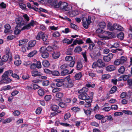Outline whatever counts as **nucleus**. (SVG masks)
Instances as JSON below:
<instances>
[{
	"mask_svg": "<svg viewBox=\"0 0 132 132\" xmlns=\"http://www.w3.org/2000/svg\"><path fill=\"white\" fill-rule=\"evenodd\" d=\"M120 60V59L116 60L114 62V64L115 65H118L121 64Z\"/></svg>",
	"mask_w": 132,
	"mask_h": 132,
	"instance_id": "3c124183",
	"label": "nucleus"
},
{
	"mask_svg": "<svg viewBox=\"0 0 132 132\" xmlns=\"http://www.w3.org/2000/svg\"><path fill=\"white\" fill-rule=\"evenodd\" d=\"M42 35L43 32H39L36 37V39L38 40H40L42 38Z\"/></svg>",
	"mask_w": 132,
	"mask_h": 132,
	"instance_id": "a19ab883",
	"label": "nucleus"
},
{
	"mask_svg": "<svg viewBox=\"0 0 132 132\" xmlns=\"http://www.w3.org/2000/svg\"><path fill=\"white\" fill-rule=\"evenodd\" d=\"M122 112L127 114L129 115L131 114L132 112L130 111L126 110H123L122 111Z\"/></svg>",
	"mask_w": 132,
	"mask_h": 132,
	"instance_id": "052dcab7",
	"label": "nucleus"
},
{
	"mask_svg": "<svg viewBox=\"0 0 132 132\" xmlns=\"http://www.w3.org/2000/svg\"><path fill=\"white\" fill-rule=\"evenodd\" d=\"M11 81V80L9 78H7L3 80H1L0 82L2 83H8L10 82Z\"/></svg>",
	"mask_w": 132,
	"mask_h": 132,
	"instance_id": "c85d7f7f",
	"label": "nucleus"
},
{
	"mask_svg": "<svg viewBox=\"0 0 132 132\" xmlns=\"http://www.w3.org/2000/svg\"><path fill=\"white\" fill-rule=\"evenodd\" d=\"M57 0H54L52 4L54 7L56 8H59L64 11H68L72 9V7L70 5H68L65 2H59L57 3Z\"/></svg>",
	"mask_w": 132,
	"mask_h": 132,
	"instance_id": "f03ea898",
	"label": "nucleus"
},
{
	"mask_svg": "<svg viewBox=\"0 0 132 132\" xmlns=\"http://www.w3.org/2000/svg\"><path fill=\"white\" fill-rule=\"evenodd\" d=\"M16 23L19 26H21L24 24V22L22 21V19L21 17L16 18L15 19Z\"/></svg>",
	"mask_w": 132,
	"mask_h": 132,
	"instance_id": "1a4fd4ad",
	"label": "nucleus"
},
{
	"mask_svg": "<svg viewBox=\"0 0 132 132\" xmlns=\"http://www.w3.org/2000/svg\"><path fill=\"white\" fill-rule=\"evenodd\" d=\"M21 26H19V25H17L16 27L14 30V33L15 35H17L19 34L21 31L22 30H21L22 28Z\"/></svg>",
	"mask_w": 132,
	"mask_h": 132,
	"instance_id": "f8f14e48",
	"label": "nucleus"
},
{
	"mask_svg": "<svg viewBox=\"0 0 132 132\" xmlns=\"http://www.w3.org/2000/svg\"><path fill=\"white\" fill-rule=\"evenodd\" d=\"M50 28L51 30H56L59 29L58 27H56L54 26H50Z\"/></svg>",
	"mask_w": 132,
	"mask_h": 132,
	"instance_id": "338daca9",
	"label": "nucleus"
},
{
	"mask_svg": "<svg viewBox=\"0 0 132 132\" xmlns=\"http://www.w3.org/2000/svg\"><path fill=\"white\" fill-rule=\"evenodd\" d=\"M113 56V54L112 53H109L107 56L103 57V59L105 62H108L110 61Z\"/></svg>",
	"mask_w": 132,
	"mask_h": 132,
	"instance_id": "9b49d317",
	"label": "nucleus"
},
{
	"mask_svg": "<svg viewBox=\"0 0 132 132\" xmlns=\"http://www.w3.org/2000/svg\"><path fill=\"white\" fill-rule=\"evenodd\" d=\"M63 43H66L69 44H71L72 43L71 41H70V40L67 38H64L62 40Z\"/></svg>",
	"mask_w": 132,
	"mask_h": 132,
	"instance_id": "f704fd0d",
	"label": "nucleus"
},
{
	"mask_svg": "<svg viewBox=\"0 0 132 132\" xmlns=\"http://www.w3.org/2000/svg\"><path fill=\"white\" fill-rule=\"evenodd\" d=\"M31 62L29 61H25L23 63V64L25 66H27L31 64Z\"/></svg>",
	"mask_w": 132,
	"mask_h": 132,
	"instance_id": "5fc2aeb1",
	"label": "nucleus"
},
{
	"mask_svg": "<svg viewBox=\"0 0 132 132\" xmlns=\"http://www.w3.org/2000/svg\"><path fill=\"white\" fill-rule=\"evenodd\" d=\"M69 71L67 69H65L62 71L61 72L62 76H64L68 74Z\"/></svg>",
	"mask_w": 132,
	"mask_h": 132,
	"instance_id": "4c0bfd02",
	"label": "nucleus"
},
{
	"mask_svg": "<svg viewBox=\"0 0 132 132\" xmlns=\"http://www.w3.org/2000/svg\"><path fill=\"white\" fill-rule=\"evenodd\" d=\"M63 93L59 92H57L55 95L56 98H58L60 100L63 96Z\"/></svg>",
	"mask_w": 132,
	"mask_h": 132,
	"instance_id": "393cba45",
	"label": "nucleus"
},
{
	"mask_svg": "<svg viewBox=\"0 0 132 132\" xmlns=\"http://www.w3.org/2000/svg\"><path fill=\"white\" fill-rule=\"evenodd\" d=\"M69 13V15L71 17L76 16L79 14L78 11L76 10L70 11Z\"/></svg>",
	"mask_w": 132,
	"mask_h": 132,
	"instance_id": "4468645a",
	"label": "nucleus"
},
{
	"mask_svg": "<svg viewBox=\"0 0 132 132\" xmlns=\"http://www.w3.org/2000/svg\"><path fill=\"white\" fill-rule=\"evenodd\" d=\"M116 69L114 65H110L106 67V70L108 71H111L114 70Z\"/></svg>",
	"mask_w": 132,
	"mask_h": 132,
	"instance_id": "a211bd4d",
	"label": "nucleus"
},
{
	"mask_svg": "<svg viewBox=\"0 0 132 132\" xmlns=\"http://www.w3.org/2000/svg\"><path fill=\"white\" fill-rule=\"evenodd\" d=\"M20 113V112L18 110L14 111L13 112V114L15 116H19Z\"/></svg>",
	"mask_w": 132,
	"mask_h": 132,
	"instance_id": "8fccbe9b",
	"label": "nucleus"
},
{
	"mask_svg": "<svg viewBox=\"0 0 132 132\" xmlns=\"http://www.w3.org/2000/svg\"><path fill=\"white\" fill-rule=\"evenodd\" d=\"M120 59V60L121 64H122L126 62L127 60V58L123 56H122Z\"/></svg>",
	"mask_w": 132,
	"mask_h": 132,
	"instance_id": "7c9ffc66",
	"label": "nucleus"
},
{
	"mask_svg": "<svg viewBox=\"0 0 132 132\" xmlns=\"http://www.w3.org/2000/svg\"><path fill=\"white\" fill-rule=\"evenodd\" d=\"M4 27L5 29L4 31V33H6L10 32L11 27L9 24H6L5 25Z\"/></svg>",
	"mask_w": 132,
	"mask_h": 132,
	"instance_id": "b1692460",
	"label": "nucleus"
},
{
	"mask_svg": "<svg viewBox=\"0 0 132 132\" xmlns=\"http://www.w3.org/2000/svg\"><path fill=\"white\" fill-rule=\"evenodd\" d=\"M45 49L44 47H42L40 50V51L42 53V57L44 59L47 58L49 55V54L47 52L44 51V50Z\"/></svg>",
	"mask_w": 132,
	"mask_h": 132,
	"instance_id": "0eeeda50",
	"label": "nucleus"
},
{
	"mask_svg": "<svg viewBox=\"0 0 132 132\" xmlns=\"http://www.w3.org/2000/svg\"><path fill=\"white\" fill-rule=\"evenodd\" d=\"M83 43V41L81 39H76L73 42L72 44L73 45H75L77 44L80 45L82 44Z\"/></svg>",
	"mask_w": 132,
	"mask_h": 132,
	"instance_id": "aec40b11",
	"label": "nucleus"
},
{
	"mask_svg": "<svg viewBox=\"0 0 132 132\" xmlns=\"http://www.w3.org/2000/svg\"><path fill=\"white\" fill-rule=\"evenodd\" d=\"M70 116V114L69 113H68L65 114L64 118V119L66 120L69 118Z\"/></svg>",
	"mask_w": 132,
	"mask_h": 132,
	"instance_id": "69168bd1",
	"label": "nucleus"
},
{
	"mask_svg": "<svg viewBox=\"0 0 132 132\" xmlns=\"http://www.w3.org/2000/svg\"><path fill=\"white\" fill-rule=\"evenodd\" d=\"M129 78V76L128 75H123L120 77L119 78V81H121L122 80L124 81L127 80Z\"/></svg>",
	"mask_w": 132,
	"mask_h": 132,
	"instance_id": "4be33fe9",
	"label": "nucleus"
},
{
	"mask_svg": "<svg viewBox=\"0 0 132 132\" xmlns=\"http://www.w3.org/2000/svg\"><path fill=\"white\" fill-rule=\"evenodd\" d=\"M14 63L15 65L16 66H19L21 64V62L20 60H18L15 61Z\"/></svg>",
	"mask_w": 132,
	"mask_h": 132,
	"instance_id": "e2e57ef3",
	"label": "nucleus"
},
{
	"mask_svg": "<svg viewBox=\"0 0 132 132\" xmlns=\"http://www.w3.org/2000/svg\"><path fill=\"white\" fill-rule=\"evenodd\" d=\"M85 101L86 102L85 106L87 108L90 107L91 105V103L92 101V100L90 98L89 99H87V100H86Z\"/></svg>",
	"mask_w": 132,
	"mask_h": 132,
	"instance_id": "6ab92c4d",
	"label": "nucleus"
},
{
	"mask_svg": "<svg viewBox=\"0 0 132 132\" xmlns=\"http://www.w3.org/2000/svg\"><path fill=\"white\" fill-rule=\"evenodd\" d=\"M71 109L75 112H77L80 110V109L79 108L76 107L72 108Z\"/></svg>",
	"mask_w": 132,
	"mask_h": 132,
	"instance_id": "680f3d73",
	"label": "nucleus"
},
{
	"mask_svg": "<svg viewBox=\"0 0 132 132\" xmlns=\"http://www.w3.org/2000/svg\"><path fill=\"white\" fill-rule=\"evenodd\" d=\"M59 17L63 20H67L69 22H70L71 21L70 19L68 18L67 16H65L64 17H63L61 16H59Z\"/></svg>",
	"mask_w": 132,
	"mask_h": 132,
	"instance_id": "a18cd8bd",
	"label": "nucleus"
},
{
	"mask_svg": "<svg viewBox=\"0 0 132 132\" xmlns=\"http://www.w3.org/2000/svg\"><path fill=\"white\" fill-rule=\"evenodd\" d=\"M28 40L27 39H22L19 41V46H22L23 45L28 42Z\"/></svg>",
	"mask_w": 132,
	"mask_h": 132,
	"instance_id": "bb28decb",
	"label": "nucleus"
},
{
	"mask_svg": "<svg viewBox=\"0 0 132 132\" xmlns=\"http://www.w3.org/2000/svg\"><path fill=\"white\" fill-rule=\"evenodd\" d=\"M53 35L55 37H59L60 35V33L58 31H56L53 34Z\"/></svg>",
	"mask_w": 132,
	"mask_h": 132,
	"instance_id": "4d7b16f0",
	"label": "nucleus"
},
{
	"mask_svg": "<svg viewBox=\"0 0 132 132\" xmlns=\"http://www.w3.org/2000/svg\"><path fill=\"white\" fill-rule=\"evenodd\" d=\"M9 57V55L8 54H6L4 55L2 58L1 60L3 62H5L8 60Z\"/></svg>",
	"mask_w": 132,
	"mask_h": 132,
	"instance_id": "cd10ccee",
	"label": "nucleus"
},
{
	"mask_svg": "<svg viewBox=\"0 0 132 132\" xmlns=\"http://www.w3.org/2000/svg\"><path fill=\"white\" fill-rule=\"evenodd\" d=\"M78 97L81 100L85 101L90 98V97L86 93L80 94L78 96Z\"/></svg>",
	"mask_w": 132,
	"mask_h": 132,
	"instance_id": "6e6552de",
	"label": "nucleus"
},
{
	"mask_svg": "<svg viewBox=\"0 0 132 132\" xmlns=\"http://www.w3.org/2000/svg\"><path fill=\"white\" fill-rule=\"evenodd\" d=\"M37 51L34 50L30 52L28 55V56L29 57H31L37 54Z\"/></svg>",
	"mask_w": 132,
	"mask_h": 132,
	"instance_id": "2f4dec72",
	"label": "nucleus"
},
{
	"mask_svg": "<svg viewBox=\"0 0 132 132\" xmlns=\"http://www.w3.org/2000/svg\"><path fill=\"white\" fill-rule=\"evenodd\" d=\"M48 38L47 36L43 32V35H42V38L44 41H46L47 40Z\"/></svg>",
	"mask_w": 132,
	"mask_h": 132,
	"instance_id": "49530a36",
	"label": "nucleus"
},
{
	"mask_svg": "<svg viewBox=\"0 0 132 132\" xmlns=\"http://www.w3.org/2000/svg\"><path fill=\"white\" fill-rule=\"evenodd\" d=\"M65 59L67 61H70L73 59V57L70 56H67L65 57Z\"/></svg>",
	"mask_w": 132,
	"mask_h": 132,
	"instance_id": "de8ad7c7",
	"label": "nucleus"
},
{
	"mask_svg": "<svg viewBox=\"0 0 132 132\" xmlns=\"http://www.w3.org/2000/svg\"><path fill=\"white\" fill-rule=\"evenodd\" d=\"M123 37L124 34L122 32L119 33L118 35V37L121 40H122L123 39Z\"/></svg>",
	"mask_w": 132,
	"mask_h": 132,
	"instance_id": "79ce46f5",
	"label": "nucleus"
},
{
	"mask_svg": "<svg viewBox=\"0 0 132 132\" xmlns=\"http://www.w3.org/2000/svg\"><path fill=\"white\" fill-rule=\"evenodd\" d=\"M31 74L32 76L37 77L40 76L42 75L41 73L36 70H33L31 71Z\"/></svg>",
	"mask_w": 132,
	"mask_h": 132,
	"instance_id": "dca6fc26",
	"label": "nucleus"
},
{
	"mask_svg": "<svg viewBox=\"0 0 132 132\" xmlns=\"http://www.w3.org/2000/svg\"><path fill=\"white\" fill-rule=\"evenodd\" d=\"M104 118L107 120H113L112 118L111 115L106 116L104 117Z\"/></svg>",
	"mask_w": 132,
	"mask_h": 132,
	"instance_id": "774afa93",
	"label": "nucleus"
},
{
	"mask_svg": "<svg viewBox=\"0 0 132 132\" xmlns=\"http://www.w3.org/2000/svg\"><path fill=\"white\" fill-rule=\"evenodd\" d=\"M110 77V76L109 74H104L102 75V79L103 80L109 79Z\"/></svg>",
	"mask_w": 132,
	"mask_h": 132,
	"instance_id": "ea45409f",
	"label": "nucleus"
},
{
	"mask_svg": "<svg viewBox=\"0 0 132 132\" xmlns=\"http://www.w3.org/2000/svg\"><path fill=\"white\" fill-rule=\"evenodd\" d=\"M117 102V100L115 99L111 98L109 101L108 102L110 103H114Z\"/></svg>",
	"mask_w": 132,
	"mask_h": 132,
	"instance_id": "bf43d9fd",
	"label": "nucleus"
},
{
	"mask_svg": "<svg viewBox=\"0 0 132 132\" xmlns=\"http://www.w3.org/2000/svg\"><path fill=\"white\" fill-rule=\"evenodd\" d=\"M55 81L57 82L56 83V85L58 87H61L63 84V81L62 79H55Z\"/></svg>",
	"mask_w": 132,
	"mask_h": 132,
	"instance_id": "f3484780",
	"label": "nucleus"
},
{
	"mask_svg": "<svg viewBox=\"0 0 132 132\" xmlns=\"http://www.w3.org/2000/svg\"><path fill=\"white\" fill-rule=\"evenodd\" d=\"M51 74L53 76H59L60 75L59 72L57 71H51Z\"/></svg>",
	"mask_w": 132,
	"mask_h": 132,
	"instance_id": "c03bdc74",
	"label": "nucleus"
},
{
	"mask_svg": "<svg viewBox=\"0 0 132 132\" xmlns=\"http://www.w3.org/2000/svg\"><path fill=\"white\" fill-rule=\"evenodd\" d=\"M8 75L5 72L3 73L2 76V79L1 80H3L4 79L8 78Z\"/></svg>",
	"mask_w": 132,
	"mask_h": 132,
	"instance_id": "864d4df0",
	"label": "nucleus"
},
{
	"mask_svg": "<svg viewBox=\"0 0 132 132\" xmlns=\"http://www.w3.org/2000/svg\"><path fill=\"white\" fill-rule=\"evenodd\" d=\"M82 50V49L79 46H78L75 48L74 50L75 52L79 53Z\"/></svg>",
	"mask_w": 132,
	"mask_h": 132,
	"instance_id": "473e14b6",
	"label": "nucleus"
},
{
	"mask_svg": "<svg viewBox=\"0 0 132 132\" xmlns=\"http://www.w3.org/2000/svg\"><path fill=\"white\" fill-rule=\"evenodd\" d=\"M36 43V41L35 40H31L28 43V46L27 47V50H29L31 48L35 46Z\"/></svg>",
	"mask_w": 132,
	"mask_h": 132,
	"instance_id": "9d476101",
	"label": "nucleus"
},
{
	"mask_svg": "<svg viewBox=\"0 0 132 132\" xmlns=\"http://www.w3.org/2000/svg\"><path fill=\"white\" fill-rule=\"evenodd\" d=\"M88 88L85 87H84L82 89H80L78 91L79 93L84 94L86 93L88 91Z\"/></svg>",
	"mask_w": 132,
	"mask_h": 132,
	"instance_id": "412c9836",
	"label": "nucleus"
},
{
	"mask_svg": "<svg viewBox=\"0 0 132 132\" xmlns=\"http://www.w3.org/2000/svg\"><path fill=\"white\" fill-rule=\"evenodd\" d=\"M24 19L27 21L28 22L29 20V17L27 15L25 14H23L22 15Z\"/></svg>",
	"mask_w": 132,
	"mask_h": 132,
	"instance_id": "58836bf2",
	"label": "nucleus"
},
{
	"mask_svg": "<svg viewBox=\"0 0 132 132\" xmlns=\"http://www.w3.org/2000/svg\"><path fill=\"white\" fill-rule=\"evenodd\" d=\"M125 68L123 66H121L118 69L119 72L121 74H123L125 72Z\"/></svg>",
	"mask_w": 132,
	"mask_h": 132,
	"instance_id": "c9c22d12",
	"label": "nucleus"
},
{
	"mask_svg": "<svg viewBox=\"0 0 132 132\" xmlns=\"http://www.w3.org/2000/svg\"><path fill=\"white\" fill-rule=\"evenodd\" d=\"M95 118L98 119H101L103 117V116L100 114H97L95 116Z\"/></svg>",
	"mask_w": 132,
	"mask_h": 132,
	"instance_id": "13d9d810",
	"label": "nucleus"
},
{
	"mask_svg": "<svg viewBox=\"0 0 132 132\" xmlns=\"http://www.w3.org/2000/svg\"><path fill=\"white\" fill-rule=\"evenodd\" d=\"M100 28L96 30L97 33H103L104 31L102 30L103 29L105 28L106 26V24L104 22H100L98 24Z\"/></svg>",
	"mask_w": 132,
	"mask_h": 132,
	"instance_id": "39448f33",
	"label": "nucleus"
},
{
	"mask_svg": "<svg viewBox=\"0 0 132 132\" xmlns=\"http://www.w3.org/2000/svg\"><path fill=\"white\" fill-rule=\"evenodd\" d=\"M117 87L116 86H113L111 89L110 92L111 94H112L116 92L117 89Z\"/></svg>",
	"mask_w": 132,
	"mask_h": 132,
	"instance_id": "37998d69",
	"label": "nucleus"
},
{
	"mask_svg": "<svg viewBox=\"0 0 132 132\" xmlns=\"http://www.w3.org/2000/svg\"><path fill=\"white\" fill-rule=\"evenodd\" d=\"M42 64L44 67H48L50 65V63L48 61L45 60L43 61Z\"/></svg>",
	"mask_w": 132,
	"mask_h": 132,
	"instance_id": "c756f323",
	"label": "nucleus"
},
{
	"mask_svg": "<svg viewBox=\"0 0 132 132\" xmlns=\"http://www.w3.org/2000/svg\"><path fill=\"white\" fill-rule=\"evenodd\" d=\"M68 67V65L66 64H63L61 66L60 68L62 70L64 69L67 68Z\"/></svg>",
	"mask_w": 132,
	"mask_h": 132,
	"instance_id": "0e129e2a",
	"label": "nucleus"
},
{
	"mask_svg": "<svg viewBox=\"0 0 132 132\" xmlns=\"http://www.w3.org/2000/svg\"><path fill=\"white\" fill-rule=\"evenodd\" d=\"M82 75L80 72H78L76 73L74 77L76 80H79L82 77Z\"/></svg>",
	"mask_w": 132,
	"mask_h": 132,
	"instance_id": "a878e982",
	"label": "nucleus"
},
{
	"mask_svg": "<svg viewBox=\"0 0 132 132\" xmlns=\"http://www.w3.org/2000/svg\"><path fill=\"white\" fill-rule=\"evenodd\" d=\"M60 55V53L59 52H54L52 54L53 58L54 59L58 58Z\"/></svg>",
	"mask_w": 132,
	"mask_h": 132,
	"instance_id": "5701e85b",
	"label": "nucleus"
},
{
	"mask_svg": "<svg viewBox=\"0 0 132 132\" xmlns=\"http://www.w3.org/2000/svg\"><path fill=\"white\" fill-rule=\"evenodd\" d=\"M91 22V16H88L87 18L84 17L83 18L82 20V25L84 28L85 29L88 28L89 25Z\"/></svg>",
	"mask_w": 132,
	"mask_h": 132,
	"instance_id": "20e7f679",
	"label": "nucleus"
},
{
	"mask_svg": "<svg viewBox=\"0 0 132 132\" xmlns=\"http://www.w3.org/2000/svg\"><path fill=\"white\" fill-rule=\"evenodd\" d=\"M19 5L20 8L22 10H25L26 9V6L24 4L22 3H19Z\"/></svg>",
	"mask_w": 132,
	"mask_h": 132,
	"instance_id": "e433bc0d",
	"label": "nucleus"
},
{
	"mask_svg": "<svg viewBox=\"0 0 132 132\" xmlns=\"http://www.w3.org/2000/svg\"><path fill=\"white\" fill-rule=\"evenodd\" d=\"M38 95L40 96H43L44 94V91L42 89H39L38 91Z\"/></svg>",
	"mask_w": 132,
	"mask_h": 132,
	"instance_id": "72a5a7b5",
	"label": "nucleus"
},
{
	"mask_svg": "<svg viewBox=\"0 0 132 132\" xmlns=\"http://www.w3.org/2000/svg\"><path fill=\"white\" fill-rule=\"evenodd\" d=\"M97 62V66L100 68H102L105 66V63L101 59H98Z\"/></svg>",
	"mask_w": 132,
	"mask_h": 132,
	"instance_id": "ddd939ff",
	"label": "nucleus"
},
{
	"mask_svg": "<svg viewBox=\"0 0 132 132\" xmlns=\"http://www.w3.org/2000/svg\"><path fill=\"white\" fill-rule=\"evenodd\" d=\"M34 21L33 20H32L30 23L28 24L27 25L23 26L21 29L22 30L28 29L30 28L31 27L34 26Z\"/></svg>",
	"mask_w": 132,
	"mask_h": 132,
	"instance_id": "423d86ee",
	"label": "nucleus"
},
{
	"mask_svg": "<svg viewBox=\"0 0 132 132\" xmlns=\"http://www.w3.org/2000/svg\"><path fill=\"white\" fill-rule=\"evenodd\" d=\"M107 28L108 29L110 30H113L114 29L120 31L123 30V28L119 25L114 24L113 25H112L110 22H109L108 23Z\"/></svg>",
	"mask_w": 132,
	"mask_h": 132,
	"instance_id": "7ed1b4c3",
	"label": "nucleus"
},
{
	"mask_svg": "<svg viewBox=\"0 0 132 132\" xmlns=\"http://www.w3.org/2000/svg\"><path fill=\"white\" fill-rule=\"evenodd\" d=\"M12 121L11 118H7L3 120H2V122L4 123H7L10 122Z\"/></svg>",
	"mask_w": 132,
	"mask_h": 132,
	"instance_id": "09e8293b",
	"label": "nucleus"
},
{
	"mask_svg": "<svg viewBox=\"0 0 132 132\" xmlns=\"http://www.w3.org/2000/svg\"><path fill=\"white\" fill-rule=\"evenodd\" d=\"M57 0H54L52 4L54 7L56 8H59L64 11H68L72 9V7L70 5H68L65 2H59L57 3Z\"/></svg>",
	"mask_w": 132,
	"mask_h": 132,
	"instance_id": "f257e3e1",
	"label": "nucleus"
},
{
	"mask_svg": "<svg viewBox=\"0 0 132 132\" xmlns=\"http://www.w3.org/2000/svg\"><path fill=\"white\" fill-rule=\"evenodd\" d=\"M82 65L81 62H78L77 66V70H80L82 68Z\"/></svg>",
	"mask_w": 132,
	"mask_h": 132,
	"instance_id": "603ef678",
	"label": "nucleus"
},
{
	"mask_svg": "<svg viewBox=\"0 0 132 132\" xmlns=\"http://www.w3.org/2000/svg\"><path fill=\"white\" fill-rule=\"evenodd\" d=\"M58 48L57 46L54 45L52 46H49L46 48V50L47 51L52 52L54 50Z\"/></svg>",
	"mask_w": 132,
	"mask_h": 132,
	"instance_id": "2eb2a0df",
	"label": "nucleus"
},
{
	"mask_svg": "<svg viewBox=\"0 0 132 132\" xmlns=\"http://www.w3.org/2000/svg\"><path fill=\"white\" fill-rule=\"evenodd\" d=\"M59 108V106L56 105H53L52 107V110L54 111H57Z\"/></svg>",
	"mask_w": 132,
	"mask_h": 132,
	"instance_id": "6e6d98bb",
	"label": "nucleus"
}]
</instances>
